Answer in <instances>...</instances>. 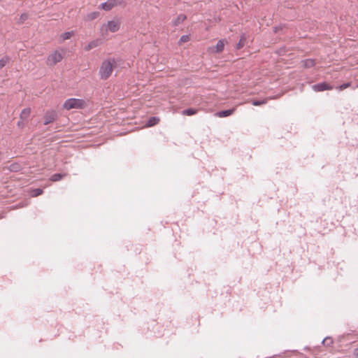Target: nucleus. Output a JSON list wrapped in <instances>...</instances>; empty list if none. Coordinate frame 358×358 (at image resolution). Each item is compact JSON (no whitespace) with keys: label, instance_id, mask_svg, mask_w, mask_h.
<instances>
[{"label":"nucleus","instance_id":"obj_1","mask_svg":"<svg viewBox=\"0 0 358 358\" xmlns=\"http://www.w3.org/2000/svg\"><path fill=\"white\" fill-rule=\"evenodd\" d=\"M116 67V61L114 58H109L103 60L100 66L99 75L101 80L108 79L113 73Z\"/></svg>","mask_w":358,"mask_h":358},{"label":"nucleus","instance_id":"obj_2","mask_svg":"<svg viewBox=\"0 0 358 358\" xmlns=\"http://www.w3.org/2000/svg\"><path fill=\"white\" fill-rule=\"evenodd\" d=\"M87 106V101L85 99L71 98L64 101L63 108L67 110H70L72 109H83Z\"/></svg>","mask_w":358,"mask_h":358},{"label":"nucleus","instance_id":"obj_3","mask_svg":"<svg viewBox=\"0 0 358 358\" xmlns=\"http://www.w3.org/2000/svg\"><path fill=\"white\" fill-rule=\"evenodd\" d=\"M120 28V22L117 20H110L101 27L102 35L105 36L108 31L117 32Z\"/></svg>","mask_w":358,"mask_h":358},{"label":"nucleus","instance_id":"obj_4","mask_svg":"<svg viewBox=\"0 0 358 358\" xmlns=\"http://www.w3.org/2000/svg\"><path fill=\"white\" fill-rule=\"evenodd\" d=\"M62 55L58 51H55L50 55H49V56L47 58L46 64L49 66H53L57 63L60 62L62 60Z\"/></svg>","mask_w":358,"mask_h":358},{"label":"nucleus","instance_id":"obj_5","mask_svg":"<svg viewBox=\"0 0 358 358\" xmlns=\"http://www.w3.org/2000/svg\"><path fill=\"white\" fill-rule=\"evenodd\" d=\"M227 41L224 39L220 40L215 47H210L208 51L210 53H219L223 51Z\"/></svg>","mask_w":358,"mask_h":358},{"label":"nucleus","instance_id":"obj_6","mask_svg":"<svg viewBox=\"0 0 358 358\" xmlns=\"http://www.w3.org/2000/svg\"><path fill=\"white\" fill-rule=\"evenodd\" d=\"M57 117V112L55 110H48L44 115V124L47 125L53 122Z\"/></svg>","mask_w":358,"mask_h":358},{"label":"nucleus","instance_id":"obj_7","mask_svg":"<svg viewBox=\"0 0 358 358\" xmlns=\"http://www.w3.org/2000/svg\"><path fill=\"white\" fill-rule=\"evenodd\" d=\"M121 1L119 0H108L100 5V8L104 10H110L115 6L120 5Z\"/></svg>","mask_w":358,"mask_h":358},{"label":"nucleus","instance_id":"obj_8","mask_svg":"<svg viewBox=\"0 0 358 358\" xmlns=\"http://www.w3.org/2000/svg\"><path fill=\"white\" fill-rule=\"evenodd\" d=\"M312 87H313V90L315 92L331 90L333 89V87L327 83H319L317 85H314Z\"/></svg>","mask_w":358,"mask_h":358},{"label":"nucleus","instance_id":"obj_9","mask_svg":"<svg viewBox=\"0 0 358 358\" xmlns=\"http://www.w3.org/2000/svg\"><path fill=\"white\" fill-rule=\"evenodd\" d=\"M31 109L30 108H24L20 114V119L27 122V120L31 115Z\"/></svg>","mask_w":358,"mask_h":358},{"label":"nucleus","instance_id":"obj_10","mask_svg":"<svg viewBox=\"0 0 358 358\" xmlns=\"http://www.w3.org/2000/svg\"><path fill=\"white\" fill-rule=\"evenodd\" d=\"M235 110H236V108H234L229 109V110H222V111L215 113V116H217L218 117H227V116L232 115L235 112Z\"/></svg>","mask_w":358,"mask_h":358},{"label":"nucleus","instance_id":"obj_11","mask_svg":"<svg viewBox=\"0 0 358 358\" xmlns=\"http://www.w3.org/2000/svg\"><path fill=\"white\" fill-rule=\"evenodd\" d=\"M99 44L100 41L98 39L92 41L85 47V50L89 51L94 48H96L99 45Z\"/></svg>","mask_w":358,"mask_h":358},{"label":"nucleus","instance_id":"obj_12","mask_svg":"<svg viewBox=\"0 0 358 358\" xmlns=\"http://www.w3.org/2000/svg\"><path fill=\"white\" fill-rule=\"evenodd\" d=\"M302 63L303 67L305 68H311L315 64V60L312 59H305L302 62Z\"/></svg>","mask_w":358,"mask_h":358},{"label":"nucleus","instance_id":"obj_13","mask_svg":"<svg viewBox=\"0 0 358 358\" xmlns=\"http://www.w3.org/2000/svg\"><path fill=\"white\" fill-rule=\"evenodd\" d=\"M159 122V118L157 117H152L149 119L148 123L146 124V127H150L156 125Z\"/></svg>","mask_w":358,"mask_h":358},{"label":"nucleus","instance_id":"obj_14","mask_svg":"<svg viewBox=\"0 0 358 358\" xmlns=\"http://www.w3.org/2000/svg\"><path fill=\"white\" fill-rule=\"evenodd\" d=\"M198 112V110L197 109H194V108H189V109H187V110H184L182 111V114L183 115H188V116H190V115H194L195 114H196Z\"/></svg>","mask_w":358,"mask_h":358},{"label":"nucleus","instance_id":"obj_15","mask_svg":"<svg viewBox=\"0 0 358 358\" xmlns=\"http://www.w3.org/2000/svg\"><path fill=\"white\" fill-rule=\"evenodd\" d=\"M245 43H246V37L244 34H243L241 36V38H240L238 43H237L236 48L237 49L242 48L245 45Z\"/></svg>","mask_w":358,"mask_h":358},{"label":"nucleus","instance_id":"obj_16","mask_svg":"<svg viewBox=\"0 0 358 358\" xmlns=\"http://www.w3.org/2000/svg\"><path fill=\"white\" fill-rule=\"evenodd\" d=\"M66 174H60V173H56L51 176V180L53 182L59 181L62 178H63Z\"/></svg>","mask_w":358,"mask_h":358},{"label":"nucleus","instance_id":"obj_17","mask_svg":"<svg viewBox=\"0 0 358 358\" xmlns=\"http://www.w3.org/2000/svg\"><path fill=\"white\" fill-rule=\"evenodd\" d=\"M73 35V31H67V32L62 34L60 37L62 39V41H66V40L71 38V37Z\"/></svg>","mask_w":358,"mask_h":358},{"label":"nucleus","instance_id":"obj_18","mask_svg":"<svg viewBox=\"0 0 358 358\" xmlns=\"http://www.w3.org/2000/svg\"><path fill=\"white\" fill-rule=\"evenodd\" d=\"M267 101H268V99L267 98L264 99L262 101H252V105H254L255 106H258L266 104L267 103Z\"/></svg>","mask_w":358,"mask_h":358},{"label":"nucleus","instance_id":"obj_19","mask_svg":"<svg viewBox=\"0 0 358 358\" xmlns=\"http://www.w3.org/2000/svg\"><path fill=\"white\" fill-rule=\"evenodd\" d=\"M186 16L185 15H180L178 16L176 22H174V24L178 25L179 23L184 22Z\"/></svg>","mask_w":358,"mask_h":358},{"label":"nucleus","instance_id":"obj_20","mask_svg":"<svg viewBox=\"0 0 358 358\" xmlns=\"http://www.w3.org/2000/svg\"><path fill=\"white\" fill-rule=\"evenodd\" d=\"M9 62V58L8 57H3L0 59V69L4 67L8 62Z\"/></svg>","mask_w":358,"mask_h":358},{"label":"nucleus","instance_id":"obj_21","mask_svg":"<svg viewBox=\"0 0 358 358\" xmlns=\"http://www.w3.org/2000/svg\"><path fill=\"white\" fill-rule=\"evenodd\" d=\"M189 41V37L187 35L182 36L179 40V45H182V43H187Z\"/></svg>","mask_w":358,"mask_h":358},{"label":"nucleus","instance_id":"obj_22","mask_svg":"<svg viewBox=\"0 0 358 358\" xmlns=\"http://www.w3.org/2000/svg\"><path fill=\"white\" fill-rule=\"evenodd\" d=\"M27 122H26L25 120L20 119V120L17 123V125L19 128L23 129L25 127Z\"/></svg>","mask_w":358,"mask_h":358},{"label":"nucleus","instance_id":"obj_23","mask_svg":"<svg viewBox=\"0 0 358 358\" xmlns=\"http://www.w3.org/2000/svg\"><path fill=\"white\" fill-rule=\"evenodd\" d=\"M351 85V83H345L343 85H340L338 89L340 90V91H342L348 87H349Z\"/></svg>","mask_w":358,"mask_h":358},{"label":"nucleus","instance_id":"obj_24","mask_svg":"<svg viewBox=\"0 0 358 358\" xmlns=\"http://www.w3.org/2000/svg\"><path fill=\"white\" fill-rule=\"evenodd\" d=\"M43 193V190L41 189H36L33 191V196H36L41 195Z\"/></svg>","mask_w":358,"mask_h":358},{"label":"nucleus","instance_id":"obj_25","mask_svg":"<svg viewBox=\"0 0 358 358\" xmlns=\"http://www.w3.org/2000/svg\"><path fill=\"white\" fill-rule=\"evenodd\" d=\"M323 343L326 345H330L331 343H332V341L331 340V338H327L324 339Z\"/></svg>","mask_w":358,"mask_h":358},{"label":"nucleus","instance_id":"obj_26","mask_svg":"<svg viewBox=\"0 0 358 358\" xmlns=\"http://www.w3.org/2000/svg\"><path fill=\"white\" fill-rule=\"evenodd\" d=\"M99 13H93L91 14V18L93 19V18H95L98 16Z\"/></svg>","mask_w":358,"mask_h":358},{"label":"nucleus","instance_id":"obj_27","mask_svg":"<svg viewBox=\"0 0 358 358\" xmlns=\"http://www.w3.org/2000/svg\"><path fill=\"white\" fill-rule=\"evenodd\" d=\"M355 356V358H358V350L356 351Z\"/></svg>","mask_w":358,"mask_h":358}]
</instances>
